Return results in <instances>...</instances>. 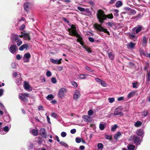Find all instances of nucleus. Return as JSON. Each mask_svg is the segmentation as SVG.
<instances>
[{
  "label": "nucleus",
  "mask_w": 150,
  "mask_h": 150,
  "mask_svg": "<svg viewBox=\"0 0 150 150\" xmlns=\"http://www.w3.org/2000/svg\"><path fill=\"white\" fill-rule=\"evenodd\" d=\"M96 16L98 22L100 24L98 23H95L93 25L94 28L100 31L104 32L109 35V32L107 30V29L104 28L101 25L104 23V21L107 20V18L110 19H112L113 18V14L111 13L109 14L105 15L104 11L100 9L97 11Z\"/></svg>",
  "instance_id": "nucleus-1"
},
{
  "label": "nucleus",
  "mask_w": 150,
  "mask_h": 150,
  "mask_svg": "<svg viewBox=\"0 0 150 150\" xmlns=\"http://www.w3.org/2000/svg\"><path fill=\"white\" fill-rule=\"evenodd\" d=\"M75 33L73 34L72 35L76 36L77 38V42L80 43V44L82 46H84V43L83 41V38L77 32H75Z\"/></svg>",
  "instance_id": "nucleus-2"
},
{
  "label": "nucleus",
  "mask_w": 150,
  "mask_h": 150,
  "mask_svg": "<svg viewBox=\"0 0 150 150\" xmlns=\"http://www.w3.org/2000/svg\"><path fill=\"white\" fill-rule=\"evenodd\" d=\"M67 91L66 89L65 88H62L60 89L58 93L59 97L61 98H62Z\"/></svg>",
  "instance_id": "nucleus-3"
},
{
  "label": "nucleus",
  "mask_w": 150,
  "mask_h": 150,
  "mask_svg": "<svg viewBox=\"0 0 150 150\" xmlns=\"http://www.w3.org/2000/svg\"><path fill=\"white\" fill-rule=\"evenodd\" d=\"M68 31L69 33V35L71 36H74L72 34L75 33V32H77L76 30V27L73 25H71V28L68 29Z\"/></svg>",
  "instance_id": "nucleus-4"
},
{
  "label": "nucleus",
  "mask_w": 150,
  "mask_h": 150,
  "mask_svg": "<svg viewBox=\"0 0 150 150\" xmlns=\"http://www.w3.org/2000/svg\"><path fill=\"white\" fill-rule=\"evenodd\" d=\"M18 49L16 45H12L9 48L10 51L12 54L16 53Z\"/></svg>",
  "instance_id": "nucleus-5"
},
{
  "label": "nucleus",
  "mask_w": 150,
  "mask_h": 150,
  "mask_svg": "<svg viewBox=\"0 0 150 150\" xmlns=\"http://www.w3.org/2000/svg\"><path fill=\"white\" fill-rule=\"evenodd\" d=\"M11 40L13 42H18L20 39L17 34L14 35L12 36L11 38Z\"/></svg>",
  "instance_id": "nucleus-6"
},
{
  "label": "nucleus",
  "mask_w": 150,
  "mask_h": 150,
  "mask_svg": "<svg viewBox=\"0 0 150 150\" xmlns=\"http://www.w3.org/2000/svg\"><path fill=\"white\" fill-rule=\"evenodd\" d=\"M40 136L43 138H46L47 137V135L46 133V130L44 128H41L40 130Z\"/></svg>",
  "instance_id": "nucleus-7"
},
{
  "label": "nucleus",
  "mask_w": 150,
  "mask_h": 150,
  "mask_svg": "<svg viewBox=\"0 0 150 150\" xmlns=\"http://www.w3.org/2000/svg\"><path fill=\"white\" fill-rule=\"evenodd\" d=\"M80 96V92L77 90H76L74 92V98L75 100H77Z\"/></svg>",
  "instance_id": "nucleus-8"
},
{
  "label": "nucleus",
  "mask_w": 150,
  "mask_h": 150,
  "mask_svg": "<svg viewBox=\"0 0 150 150\" xmlns=\"http://www.w3.org/2000/svg\"><path fill=\"white\" fill-rule=\"evenodd\" d=\"M31 57L30 54L29 53H27L25 54L24 55V57L23 58V59L24 60V62H28L29 60H25V58L28 59H29Z\"/></svg>",
  "instance_id": "nucleus-9"
},
{
  "label": "nucleus",
  "mask_w": 150,
  "mask_h": 150,
  "mask_svg": "<svg viewBox=\"0 0 150 150\" xmlns=\"http://www.w3.org/2000/svg\"><path fill=\"white\" fill-rule=\"evenodd\" d=\"M28 47L29 46L28 44H24L19 48V50L21 51H23L24 49H25L27 50Z\"/></svg>",
  "instance_id": "nucleus-10"
},
{
  "label": "nucleus",
  "mask_w": 150,
  "mask_h": 150,
  "mask_svg": "<svg viewBox=\"0 0 150 150\" xmlns=\"http://www.w3.org/2000/svg\"><path fill=\"white\" fill-rule=\"evenodd\" d=\"M132 139L135 143H138L140 142V138L137 136H134L132 137Z\"/></svg>",
  "instance_id": "nucleus-11"
},
{
  "label": "nucleus",
  "mask_w": 150,
  "mask_h": 150,
  "mask_svg": "<svg viewBox=\"0 0 150 150\" xmlns=\"http://www.w3.org/2000/svg\"><path fill=\"white\" fill-rule=\"evenodd\" d=\"M19 98L21 100L23 101H25L28 100L27 97L23 94L21 93L19 94Z\"/></svg>",
  "instance_id": "nucleus-12"
},
{
  "label": "nucleus",
  "mask_w": 150,
  "mask_h": 150,
  "mask_svg": "<svg viewBox=\"0 0 150 150\" xmlns=\"http://www.w3.org/2000/svg\"><path fill=\"white\" fill-rule=\"evenodd\" d=\"M146 84L149 85L150 83V72L147 71L146 75Z\"/></svg>",
  "instance_id": "nucleus-13"
},
{
  "label": "nucleus",
  "mask_w": 150,
  "mask_h": 150,
  "mask_svg": "<svg viewBox=\"0 0 150 150\" xmlns=\"http://www.w3.org/2000/svg\"><path fill=\"white\" fill-rule=\"evenodd\" d=\"M83 118L84 120L86 122H90L91 120V118L89 116L87 115H84L83 116Z\"/></svg>",
  "instance_id": "nucleus-14"
},
{
  "label": "nucleus",
  "mask_w": 150,
  "mask_h": 150,
  "mask_svg": "<svg viewBox=\"0 0 150 150\" xmlns=\"http://www.w3.org/2000/svg\"><path fill=\"white\" fill-rule=\"evenodd\" d=\"M30 5V3L28 2H26L24 4V9L27 12L28 11L29 9V7Z\"/></svg>",
  "instance_id": "nucleus-15"
},
{
  "label": "nucleus",
  "mask_w": 150,
  "mask_h": 150,
  "mask_svg": "<svg viewBox=\"0 0 150 150\" xmlns=\"http://www.w3.org/2000/svg\"><path fill=\"white\" fill-rule=\"evenodd\" d=\"M110 50H108L107 54L108 55V57L111 60H112L114 59V55L112 54L111 51L109 52Z\"/></svg>",
  "instance_id": "nucleus-16"
},
{
  "label": "nucleus",
  "mask_w": 150,
  "mask_h": 150,
  "mask_svg": "<svg viewBox=\"0 0 150 150\" xmlns=\"http://www.w3.org/2000/svg\"><path fill=\"white\" fill-rule=\"evenodd\" d=\"M24 88L25 90H28L30 89V86L28 82H25L24 85Z\"/></svg>",
  "instance_id": "nucleus-17"
},
{
  "label": "nucleus",
  "mask_w": 150,
  "mask_h": 150,
  "mask_svg": "<svg viewBox=\"0 0 150 150\" xmlns=\"http://www.w3.org/2000/svg\"><path fill=\"white\" fill-rule=\"evenodd\" d=\"M113 115L114 116L119 115L120 116H121L123 115V114L121 112L119 111H115L113 113Z\"/></svg>",
  "instance_id": "nucleus-18"
},
{
  "label": "nucleus",
  "mask_w": 150,
  "mask_h": 150,
  "mask_svg": "<svg viewBox=\"0 0 150 150\" xmlns=\"http://www.w3.org/2000/svg\"><path fill=\"white\" fill-rule=\"evenodd\" d=\"M50 60L51 62L54 64H60L62 63L60 61H58L57 59H54L52 58L50 59Z\"/></svg>",
  "instance_id": "nucleus-19"
},
{
  "label": "nucleus",
  "mask_w": 150,
  "mask_h": 150,
  "mask_svg": "<svg viewBox=\"0 0 150 150\" xmlns=\"http://www.w3.org/2000/svg\"><path fill=\"white\" fill-rule=\"evenodd\" d=\"M144 132L142 129L138 130L136 132L137 134L139 136H141L143 135Z\"/></svg>",
  "instance_id": "nucleus-20"
},
{
  "label": "nucleus",
  "mask_w": 150,
  "mask_h": 150,
  "mask_svg": "<svg viewBox=\"0 0 150 150\" xmlns=\"http://www.w3.org/2000/svg\"><path fill=\"white\" fill-rule=\"evenodd\" d=\"M24 39L25 40H29L30 39V35L28 33H24Z\"/></svg>",
  "instance_id": "nucleus-21"
},
{
  "label": "nucleus",
  "mask_w": 150,
  "mask_h": 150,
  "mask_svg": "<svg viewBox=\"0 0 150 150\" xmlns=\"http://www.w3.org/2000/svg\"><path fill=\"white\" fill-rule=\"evenodd\" d=\"M135 45V44L132 42H131L127 45V48H130L131 49H133L134 48Z\"/></svg>",
  "instance_id": "nucleus-22"
},
{
  "label": "nucleus",
  "mask_w": 150,
  "mask_h": 150,
  "mask_svg": "<svg viewBox=\"0 0 150 150\" xmlns=\"http://www.w3.org/2000/svg\"><path fill=\"white\" fill-rule=\"evenodd\" d=\"M121 135V133L118 132L116 133L114 135L115 138L116 139H118L119 137Z\"/></svg>",
  "instance_id": "nucleus-23"
},
{
  "label": "nucleus",
  "mask_w": 150,
  "mask_h": 150,
  "mask_svg": "<svg viewBox=\"0 0 150 150\" xmlns=\"http://www.w3.org/2000/svg\"><path fill=\"white\" fill-rule=\"evenodd\" d=\"M83 48L85 49L87 52L89 53L92 52V51L91 50V48L90 47H88L87 46H85L84 45L83 46Z\"/></svg>",
  "instance_id": "nucleus-24"
},
{
  "label": "nucleus",
  "mask_w": 150,
  "mask_h": 150,
  "mask_svg": "<svg viewBox=\"0 0 150 150\" xmlns=\"http://www.w3.org/2000/svg\"><path fill=\"white\" fill-rule=\"evenodd\" d=\"M89 75L88 74H80L79 75V78L81 79H85L86 77L89 76Z\"/></svg>",
  "instance_id": "nucleus-25"
},
{
  "label": "nucleus",
  "mask_w": 150,
  "mask_h": 150,
  "mask_svg": "<svg viewBox=\"0 0 150 150\" xmlns=\"http://www.w3.org/2000/svg\"><path fill=\"white\" fill-rule=\"evenodd\" d=\"M32 134L34 136H37L38 134V131L36 129H33L31 130Z\"/></svg>",
  "instance_id": "nucleus-26"
},
{
  "label": "nucleus",
  "mask_w": 150,
  "mask_h": 150,
  "mask_svg": "<svg viewBox=\"0 0 150 150\" xmlns=\"http://www.w3.org/2000/svg\"><path fill=\"white\" fill-rule=\"evenodd\" d=\"M122 3L120 1H118L115 4V6L117 7H119L122 5Z\"/></svg>",
  "instance_id": "nucleus-27"
},
{
  "label": "nucleus",
  "mask_w": 150,
  "mask_h": 150,
  "mask_svg": "<svg viewBox=\"0 0 150 150\" xmlns=\"http://www.w3.org/2000/svg\"><path fill=\"white\" fill-rule=\"evenodd\" d=\"M142 125V123L139 121H137L135 123L134 125L136 127H139Z\"/></svg>",
  "instance_id": "nucleus-28"
},
{
  "label": "nucleus",
  "mask_w": 150,
  "mask_h": 150,
  "mask_svg": "<svg viewBox=\"0 0 150 150\" xmlns=\"http://www.w3.org/2000/svg\"><path fill=\"white\" fill-rule=\"evenodd\" d=\"M54 98V97L53 95L50 94L47 96L46 97V98L48 100H50L53 99Z\"/></svg>",
  "instance_id": "nucleus-29"
},
{
  "label": "nucleus",
  "mask_w": 150,
  "mask_h": 150,
  "mask_svg": "<svg viewBox=\"0 0 150 150\" xmlns=\"http://www.w3.org/2000/svg\"><path fill=\"white\" fill-rule=\"evenodd\" d=\"M135 146L132 144H130L128 146V149L129 150H133L134 149Z\"/></svg>",
  "instance_id": "nucleus-30"
},
{
  "label": "nucleus",
  "mask_w": 150,
  "mask_h": 150,
  "mask_svg": "<svg viewBox=\"0 0 150 150\" xmlns=\"http://www.w3.org/2000/svg\"><path fill=\"white\" fill-rule=\"evenodd\" d=\"M142 26H139L137 27L136 30V33L137 34L139 33L142 30Z\"/></svg>",
  "instance_id": "nucleus-31"
},
{
  "label": "nucleus",
  "mask_w": 150,
  "mask_h": 150,
  "mask_svg": "<svg viewBox=\"0 0 150 150\" xmlns=\"http://www.w3.org/2000/svg\"><path fill=\"white\" fill-rule=\"evenodd\" d=\"M59 144L62 146H64L65 147H68L69 146L68 145L64 142H59Z\"/></svg>",
  "instance_id": "nucleus-32"
},
{
  "label": "nucleus",
  "mask_w": 150,
  "mask_h": 150,
  "mask_svg": "<svg viewBox=\"0 0 150 150\" xmlns=\"http://www.w3.org/2000/svg\"><path fill=\"white\" fill-rule=\"evenodd\" d=\"M114 11L115 13H114V16L116 17H117L119 16L118 13L119 10L118 9H115L113 10Z\"/></svg>",
  "instance_id": "nucleus-33"
},
{
  "label": "nucleus",
  "mask_w": 150,
  "mask_h": 150,
  "mask_svg": "<svg viewBox=\"0 0 150 150\" xmlns=\"http://www.w3.org/2000/svg\"><path fill=\"white\" fill-rule=\"evenodd\" d=\"M130 13L132 15H134L136 13V12L135 10L134 9L129 8Z\"/></svg>",
  "instance_id": "nucleus-34"
},
{
  "label": "nucleus",
  "mask_w": 150,
  "mask_h": 150,
  "mask_svg": "<svg viewBox=\"0 0 150 150\" xmlns=\"http://www.w3.org/2000/svg\"><path fill=\"white\" fill-rule=\"evenodd\" d=\"M118 126L116 125H114L111 128V131H114L115 129L117 128Z\"/></svg>",
  "instance_id": "nucleus-35"
},
{
  "label": "nucleus",
  "mask_w": 150,
  "mask_h": 150,
  "mask_svg": "<svg viewBox=\"0 0 150 150\" xmlns=\"http://www.w3.org/2000/svg\"><path fill=\"white\" fill-rule=\"evenodd\" d=\"M97 146L98 149H100L101 150L102 149L103 147V145L101 143H98Z\"/></svg>",
  "instance_id": "nucleus-36"
},
{
  "label": "nucleus",
  "mask_w": 150,
  "mask_h": 150,
  "mask_svg": "<svg viewBox=\"0 0 150 150\" xmlns=\"http://www.w3.org/2000/svg\"><path fill=\"white\" fill-rule=\"evenodd\" d=\"M85 68L88 71L91 72H93V70L92 69H91L88 66H86L85 67Z\"/></svg>",
  "instance_id": "nucleus-37"
},
{
  "label": "nucleus",
  "mask_w": 150,
  "mask_h": 150,
  "mask_svg": "<svg viewBox=\"0 0 150 150\" xmlns=\"http://www.w3.org/2000/svg\"><path fill=\"white\" fill-rule=\"evenodd\" d=\"M57 82L56 79L55 77H52L51 79V82L53 83H55Z\"/></svg>",
  "instance_id": "nucleus-38"
},
{
  "label": "nucleus",
  "mask_w": 150,
  "mask_h": 150,
  "mask_svg": "<svg viewBox=\"0 0 150 150\" xmlns=\"http://www.w3.org/2000/svg\"><path fill=\"white\" fill-rule=\"evenodd\" d=\"M147 42V40L146 37L145 36H144L143 37L142 43L143 44H146Z\"/></svg>",
  "instance_id": "nucleus-39"
},
{
  "label": "nucleus",
  "mask_w": 150,
  "mask_h": 150,
  "mask_svg": "<svg viewBox=\"0 0 150 150\" xmlns=\"http://www.w3.org/2000/svg\"><path fill=\"white\" fill-rule=\"evenodd\" d=\"M148 111L147 110H146L144 111L143 112V115L145 117L148 114Z\"/></svg>",
  "instance_id": "nucleus-40"
},
{
  "label": "nucleus",
  "mask_w": 150,
  "mask_h": 150,
  "mask_svg": "<svg viewBox=\"0 0 150 150\" xmlns=\"http://www.w3.org/2000/svg\"><path fill=\"white\" fill-rule=\"evenodd\" d=\"M108 99L110 103H112L115 101V98H110Z\"/></svg>",
  "instance_id": "nucleus-41"
},
{
  "label": "nucleus",
  "mask_w": 150,
  "mask_h": 150,
  "mask_svg": "<svg viewBox=\"0 0 150 150\" xmlns=\"http://www.w3.org/2000/svg\"><path fill=\"white\" fill-rule=\"evenodd\" d=\"M101 85L104 87H105L107 86V84L105 83V81L103 80H101L100 82Z\"/></svg>",
  "instance_id": "nucleus-42"
},
{
  "label": "nucleus",
  "mask_w": 150,
  "mask_h": 150,
  "mask_svg": "<svg viewBox=\"0 0 150 150\" xmlns=\"http://www.w3.org/2000/svg\"><path fill=\"white\" fill-rule=\"evenodd\" d=\"M99 128L100 130H103L105 128V126L103 124H100L99 125Z\"/></svg>",
  "instance_id": "nucleus-43"
},
{
  "label": "nucleus",
  "mask_w": 150,
  "mask_h": 150,
  "mask_svg": "<svg viewBox=\"0 0 150 150\" xmlns=\"http://www.w3.org/2000/svg\"><path fill=\"white\" fill-rule=\"evenodd\" d=\"M46 75L47 77H49L51 76L52 74L50 71H48L46 72Z\"/></svg>",
  "instance_id": "nucleus-44"
},
{
  "label": "nucleus",
  "mask_w": 150,
  "mask_h": 150,
  "mask_svg": "<svg viewBox=\"0 0 150 150\" xmlns=\"http://www.w3.org/2000/svg\"><path fill=\"white\" fill-rule=\"evenodd\" d=\"M82 139L79 138L78 137H76L75 139L76 142L77 143H80Z\"/></svg>",
  "instance_id": "nucleus-45"
},
{
  "label": "nucleus",
  "mask_w": 150,
  "mask_h": 150,
  "mask_svg": "<svg viewBox=\"0 0 150 150\" xmlns=\"http://www.w3.org/2000/svg\"><path fill=\"white\" fill-rule=\"evenodd\" d=\"M77 9L80 11H85V9L84 8L79 6L77 7Z\"/></svg>",
  "instance_id": "nucleus-46"
},
{
  "label": "nucleus",
  "mask_w": 150,
  "mask_h": 150,
  "mask_svg": "<svg viewBox=\"0 0 150 150\" xmlns=\"http://www.w3.org/2000/svg\"><path fill=\"white\" fill-rule=\"evenodd\" d=\"M93 111L91 110H89L88 111V114L89 115H93Z\"/></svg>",
  "instance_id": "nucleus-47"
},
{
  "label": "nucleus",
  "mask_w": 150,
  "mask_h": 150,
  "mask_svg": "<svg viewBox=\"0 0 150 150\" xmlns=\"http://www.w3.org/2000/svg\"><path fill=\"white\" fill-rule=\"evenodd\" d=\"M133 93L132 92H130L128 95L127 97L129 98H130L133 96Z\"/></svg>",
  "instance_id": "nucleus-48"
},
{
  "label": "nucleus",
  "mask_w": 150,
  "mask_h": 150,
  "mask_svg": "<svg viewBox=\"0 0 150 150\" xmlns=\"http://www.w3.org/2000/svg\"><path fill=\"white\" fill-rule=\"evenodd\" d=\"M4 130L6 132H8L9 131V127L8 126H6L3 128Z\"/></svg>",
  "instance_id": "nucleus-49"
},
{
  "label": "nucleus",
  "mask_w": 150,
  "mask_h": 150,
  "mask_svg": "<svg viewBox=\"0 0 150 150\" xmlns=\"http://www.w3.org/2000/svg\"><path fill=\"white\" fill-rule=\"evenodd\" d=\"M137 83H132V87L133 88H137L138 87L137 86Z\"/></svg>",
  "instance_id": "nucleus-50"
},
{
  "label": "nucleus",
  "mask_w": 150,
  "mask_h": 150,
  "mask_svg": "<svg viewBox=\"0 0 150 150\" xmlns=\"http://www.w3.org/2000/svg\"><path fill=\"white\" fill-rule=\"evenodd\" d=\"M22 44V41L20 40H19V41L17 42V45L18 46H20Z\"/></svg>",
  "instance_id": "nucleus-51"
},
{
  "label": "nucleus",
  "mask_w": 150,
  "mask_h": 150,
  "mask_svg": "<svg viewBox=\"0 0 150 150\" xmlns=\"http://www.w3.org/2000/svg\"><path fill=\"white\" fill-rule=\"evenodd\" d=\"M106 24L109 27H112L113 23L110 22H108L106 23Z\"/></svg>",
  "instance_id": "nucleus-52"
},
{
  "label": "nucleus",
  "mask_w": 150,
  "mask_h": 150,
  "mask_svg": "<svg viewBox=\"0 0 150 150\" xmlns=\"http://www.w3.org/2000/svg\"><path fill=\"white\" fill-rule=\"evenodd\" d=\"M105 138L108 139H111L112 137L111 136L108 135H105Z\"/></svg>",
  "instance_id": "nucleus-53"
},
{
  "label": "nucleus",
  "mask_w": 150,
  "mask_h": 150,
  "mask_svg": "<svg viewBox=\"0 0 150 150\" xmlns=\"http://www.w3.org/2000/svg\"><path fill=\"white\" fill-rule=\"evenodd\" d=\"M67 135V134L65 132H62L61 133V136L62 137H65Z\"/></svg>",
  "instance_id": "nucleus-54"
},
{
  "label": "nucleus",
  "mask_w": 150,
  "mask_h": 150,
  "mask_svg": "<svg viewBox=\"0 0 150 150\" xmlns=\"http://www.w3.org/2000/svg\"><path fill=\"white\" fill-rule=\"evenodd\" d=\"M88 39L91 42H93L94 41V39L92 37H89L88 38Z\"/></svg>",
  "instance_id": "nucleus-55"
},
{
  "label": "nucleus",
  "mask_w": 150,
  "mask_h": 150,
  "mask_svg": "<svg viewBox=\"0 0 150 150\" xmlns=\"http://www.w3.org/2000/svg\"><path fill=\"white\" fill-rule=\"evenodd\" d=\"M72 85L75 87H77V84L76 82L75 81H73L71 82Z\"/></svg>",
  "instance_id": "nucleus-56"
},
{
  "label": "nucleus",
  "mask_w": 150,
  "mask_h": 150,
  "mask_svg": "<svg viewBox=\"0 0 150 150\" xmlns=\"http://www.w3.org/2000/svg\"><path fill=\"white\" fill-rule=\"evenodd\" d=\"M22 57L19 54H18L16 55V58L17 60H20L21 58Z\"/></svg>",
  "instance_id": "nucleus-57"
},
{
  "label": "nucleus",
  "mask_w": 150,
  "mask_h": 150,
  "mask_svg": "<svg viewBox=\"0 0 150 150\" xmlns=\"http://www.w3.org/2000/svg\"><path fill=\"white\" fill-rule=\"evenodd\" d=\"M76 132V130L75 129H72L70 131V132L72 134H74Z\"/></svg>",
  "instance_id": "nucleus-58"
},
{
  "label": "nucleus",
  "mask_w": 150,
  "mask_h": 150,
  "mask_svg": "<svg viewBox=\"0 0 150 150\" xmlns=\"http://www.w3.org/2000/svg\"><path fill=\"white\" fill-rule=\"evenodd\" d=\"M25 27V25L24 24H23L20 27L19 29L21 30H23L24 29Z\"/></svg>",
  "instance_id": "nucleus-59"
},
{
  "label": "nucleus",
  "mask_w": 150,
  "mask_h": 150,
  "mask_svg": "<svg viewBox=\"0 0 150 150\" xmlns=\"http://www.w3.org/2000/svg\"><path fill=\"white\" fill-rule=\"evenodd\" d=\"M51 115L52 117L54 118H56L57 117V114L54 112L52 113Z\"/></svg>",
  "instance_id": "nucleus-60"
},
{
  "label": "nucleus",
  "mask_w": 150,
  "mask_h": 150,
  "mask_svg": "<svg viewBox=\"0 0 150 150\" xmlns=\"http://www.w3.org/2000/svg\"><path fill=\"white\" fill-rule=\"evenodd\" d=\"M11 66L12 68L15 69L16 67V65L15 63H13L11 64Z\"/></svg>",
  "instance_id": "nucleus-61"
},
{
  "label": "nucleus",
  "mask_w": 150,
  "mask_h": 150,
  "mask_svg": "<svg viewBox=\"0 0 150 150\" xmlns=\"http://www.w3.org/2000/svg\"><path fill=\"white\" fill-rule=\"evenodd\" d=\"M38 109L39 110H43V108L42 105H40L38 107Z\"/></svg>",
  "instance_id": "nucleus-62"
},
{
  "label": "nucleus",
  "mask_w": 150,
  "mask_h": 150,
  "mask_svg": "<svg viewBox=\"0 0 150 150\" xmlns=\"http://www.w3.org/2000/svg\"><path fill=\"white\" fill-rule=\"evenodd\" d=\"M129 37L132 40L134 38L135 36L134 35H132L130 34L129 35Z\"/></svg>",
  "instance_id": "nucleus-63"
},
{
  "label": "nucleus",
  "mask_w": 150,
  "mask_h": 150,
  "mask_svg": "<svg viewBox=\"0 0 150 150\" xmlns=\"http://www.w3.org/2000/svg\"><path fill=\"white\" fill-rule=\"evenodd\" d=\"M124 99V98L123 97H118L117 98V100L119 101H120L123 100Z\"/></svg>",
  "instance_id": "nucleus-64"
}]
</instances>
